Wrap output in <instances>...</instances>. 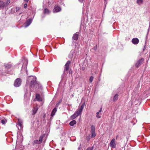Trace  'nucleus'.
Instances as JSON below:
<instances>
[{"label":"nucleus","mask_w":150,"mask_h":150,"mask_svg":"<svg viewBox=\"0 0 150 150\" xmlns=\"http://www.w3.org/2000/svg\"><path fill=\"white\" fill-rule=\"evenodd\" d=\"M84 106V104H83L80 108L77 109L74 114L71 116V119L72 120H74L80 115L81 113Z\"/></svg>","instance_id":"f257e3e1"},{"label":"nucleus","mask_w":150,"mask_h":150,"mask_svg":"<svg viewBox=\"0 0 150 150\" xmlns=\"http://www.w3.org/2000/svg\"><path fill=\"white\" fill-rule=\"evenodd\" d=\"M30 81V86L31 87L34 86L36 84V78L34 76H30L27 81Z\"/></svg>","instance_id":"f03ea898"},{"label":"nucleus","mask_w":150,"mask_h":150,"mask_svg":"<svg viewBox=\"0 0 150 150\" xmlns=\"http://www.w3.org/2000/svg\"><path fill=\"white\" fill-rule=\"evenodd\" d=\"M21 81L20 78L17 79L15 81L14 85L16 87L20 86L21 84Z\"/></svg>","instance_id":"7ed1b4c3"},{"label":"nucleus","mask_w":150,"mask_h":150,"mask_svg":"<svg viewBox=\"0 0 150 150\" xmlns=\"http://www.w3.org/2000/svg\"><path fill=\"white\" fill-rule=\"evenodd\" d=\"M18 124L16 125V127L18 128V129L21 130L23 128L22 121L20 119H18Z\"/></svg>","instance_id":"20e7f679"},{"label":"nucleus","mask_w":150,"mask_h":150,"mask_svg":"<svg viewBox=\"0 0 150 150\" xmlns=\"http://www.w3.org/2000/svg\"><path fill=\"white\" fill-rule=\"evenodd\" d=\"M61 10V8L60 7L57 6H55L53 10V12L54 13H57L60 11Z\"/></svg>","instance_id":"39448f33"},{"label":"nucleus","mask_w":150,"mask_h":150,"mask_svg":"<svg viewBox=\"0 0 150 150\" xmlns=\"http://www.w3.org/2000/svg\"><path fill=\"white\" fill-rule=\"evenodd\" d=\"M110 145L111 147L113 148H115L116 147V143L115 139H112L110 143Z\"/></svg>","instance_id":"423d86ee"},{"label":"nucleus","mask_w":150,"mask_h":150,"mask_svg":"<svg viewBox=\"0 0 150 150\" xmlns=\"http://www.w3.org/2000/svg\"><path fill=\"white\" fill-rule=\"evenodd\" d=\"M23 62L24 63L22 67V69H23L24 67L25 69H26L28 63V60L26 58L24 59L23 60Z\"/></svg>","instance_id":"0eeeda50"},{"label":"nucleus","mask_w":150,"mask_h":150,"mask_svg":"<svg viewBox=\"0 0 150 150\" xmlns=\"http://www.w3.org/2000/svg\"><path fill=\"white\" fill-rule=\"evenodd\" d=\"M71 62L69 61H68L66 63L64 67V70L67 71L69 69V66L71 63Z\"/></svg>","instance_id":"6e6552de"},{"label":"nucleus","mask_w":150,"mask_h":150,"mask_svg":"<svg viewBox=\"0 0 150 150\" xmlns=\"http://www.w3.org/2000/svg\"><path fill=\"white\" fill-rule=\"evenodd\" d=\"M132 42L133 44L137 45L139 43V41L137 38H134L132 40Z\"/></svg>","instance_id":"1a4fd4ad"},{"label":"nucleus","mask_w":150,"mask_h":150,"mask_svg":"<svg viewBox=\"0 0 150 150\" xmlns=\"http://www.w3.org/2000/svg\"><path fill=\"white\" fill-rule=\"evenodd\" d=\"M143 59L142 58L138 60L137 62V63L136 64L135 66L136 67H138L141 65V64H142V62L143 61Z\"/></svg>","instance_id":"9d476101"},{"label":"nucleus","mask_w":150,"mask_h":150,"mask_svg":"<svg viewBox=\"0 0 150 150\" xmlns=\"http://www.w3.org/2000/svg\"><path fill=\"white\" fill-rule=\"evenodd\" d=\"M78 33H76L74 34L72 37V39L75 40H77L78 38V34H77Z\"/></svg>","instance_id":"9b49d317"},{"label":"nucleus","mask_w":150,"mask_h":150,"mask_svg":"<svg viewBox=\"0 0 150 150\" xmlns=\"http://www.w3.org/2000/svg\"><path fill=\"white\" fill-rule=\"evenodd\" d=\"M36 98L37 100L38 101H42V98L40 97V95L38 94H36Z\"/></svg>","instance_id":"f8f14e48"},{"label":"nucleus","mask_w":150,"mask_h":150,"mask_svg":"<svg viewBox=\"0 0 150 150\" xmlns=\"http://www.w3.org/2000/svg\"><path fill=\"white\" fill-rule=\"evenodd\" d=\"M57 111V110L56 108H54V109H53L51 114V117L55 115Z\"/></svg>","instance_id":"ddd939ff"},{"label":"nucleus","mask_w":150,"mask_h":150,"mask_svg":"<svg viewBox=\"0 0 150 150\" xmlns=\"http://www.w3.org/2000/svg\"><path fill=\"white\" fill-rule=\"evenodd\" d=\"M32 20L31 19H29L26 22L25 27L28 26L32 23Z\"/></svg>","instance_id":"4468645a"},{"label":"nucleus","mask_w":150,"mask_h":150,"mask_svg":"<svg viewBox=\"0 0 150 150\" xmlns=\"http://www.w3.org/2000/svg\"><path fill=\"white\" fill-rule=\"evenodd\" d=\"M38 110V108L37 106L34 107L33 110V115H34L37 112Z\"/></svg>","instance_id":"2eb2a0df"},{"label":"nucleus","mask_w":150,"mask_h":150,"mask_svg":"<svg viewBox=\"0 0 150 150\" xmlns=\"http://www.w3.org/2000/svg\"><path fill=\"white\" fill-rule=\"evenodd\" d=\"M74 53V51H71L69 55V58L71 59L73 57V54Z\"/></svg>","instance_id":"dca6fc26"},{"label":"nucleus","mask_w":150,"mask_h":150,"mask_svg":"<svg viewBox=\"0 0 150 150\" xmlns=\"http://www.w3.org/2000/svg\"><path fill=\"white\" fill-rule=\"evenodd\" d=\"M5 67L7 69H10L11 67V63H8L5 64Z\"/></svg>","instance_id":"f3484780"},{"label":"nucleus","mask_w":150,"mask_h":150,"mask_svg":"<svg viewBox=\"0 0 150 150\" xmlns=\"http://www.w3.org/2000/svg\"><path fill=\"white\" fill-rule=\"evenodd\" d=\"M5 6L3 1H0V9L3 8Z\"/></svg>","instance_id":"a211bd4d"},{"label":"nucleus","mask_w":150,"mask_h":150,"mask_svg":"<svg viewBox=\"0 0 150 150\" xmlns=\"http://www.w3.org/2000/svg\"><path fill=\"white\" fill-rule=\"evenodd\" d=\"M76 121L75 120H73L70 122L69 125L71 126H73L74 124H76Z\"/></svg>","instance_id":"6ab92c4d"},{"label":"nucleus","mask_w":150,"mask_h":150,"mask_svg":"<svg viewBox=\"0 0 150 150\" xmlns=\"http://www.w3.org/2000/svg\"><path fill=\"white\" fill-rule=\"evenodd\" d=\"M44 13L45 14H49L50 13V11L47 8H45L44 10Z\"/></svg>","instance_id":"aec40b11"},{"label":"nucleus","mask_w":150,"mask_h":150,"mask_svg":"<svg viewBox=\"0 0 150 150\" xmlns=\"http://www.w3.org/2000/svg\"><path fill=\"white\" fill-rule=\"evenodd\" d=\"M44 137H45V135H41L40 137L39 138V141L41 143L42 142V139Z\"/></svg>","instance_id":"412c9836"},{"label":"nucleus","mask_w":150,"mask_h":150,"mask_svg":"<svg viewBox=\"0 0 150 150\" xmlns=\"http://www.w3.org/2000/svg\"><path fill=\"white\" fill-rule=\"evenodd\" d=\"M118 95L116 94L114 97L113 98V101H114L117 100L118 99Z\"/></svg>","instance_id":"4be33fe9"},{"label":"nucleus","mask_w":150,"mask_h":150,"mask_svg":"<svg viewBox=\"0 0 150 150\" xmlns=\"http://www.w3.org/2000/svg\"><path fill=\"white\" fill-rule=\"evenodd\" d=\"M91 137L92 138L95 137L96 135V133H95V132H91Z\"/></svg>","instance_id":"5701e85b"},{"label":"nucleus","mask_w":150,"mask_h":150,"mask_svg":"<svg viewBox=\"0 0 150 150\" xmlns=\"http://www.w3.org/2000/svg\"><path fill=\"white\" fill-rule=\"evenodd\" d=\"M137 3L139 5H141L142 4L143 2V0H137Z\"/></svg>","instance_id":"b1692460"},{"label":"nucleus","mask_w":150,"mask_h":150,"mask_svg":"<svg viewBox=\"0 0 150 150\" xmlns=\"http://www.w3.org/2000/svg\"><path fill=\"white\" fill-rule=\"evenodd\" d=\"M91 132H95V127L93 125L91 126Z\"/></svg>","instance_id":"393cba45"},{"label":"nucleus","mask_w":150,"mask_h":150,"mask_svg":"<svg viewBox=\"0 0 150 150\" xmlns=\"http://www.w3.org/2000/svg\"><path fill=\"white\" fill-rule=\"evenodd\" d=\"M91 139V136L90 134L86 137V140L88 142H89Z\"/></svg>","instance_id":"a878e982"},{"label":"nucleus","mask_w":150,"mask_h":150,"mask_svg":"<svg viewBox=\"0 0 150 150\" xmlns=\"http://www.w3.org/2000/svg\"><path fill=\"white\" fill-rule=\"evenodd\" d=\"M34 143L35 144H39L41 143L40 142H39V140H34Z\"/></svg>","instance_id":"bb28decb"},{"label":"nucleus","mask_w":150,"mask_h":150,"mask_svg":"<svg viewBox=\"0 0 150 150\" xmlns=\"http://www.w3.org/2000/svg\"><path fill=\"white\" fill-rule=\"evenodd\" d=\"M93 76H91L89 79V81L91 83L93 81Z\"/></svg>","instance_id":"cd10ccee"},{"label":"nucleus","mask_w":150,"mask_h":150,"mask_svg":"<svg viewBox=\"0 0 150 150\" xmlns=\"http://www.w3.org/2000/svg\"><path fill=\"white\" fill-rule=\"evenodd\" d=\"M99 113H100V112H97L96 114L97 115H96V117L97 118H100L101 117V116L100 115H99Z\"/></svg>","instance_id":"c85d7f7f"},{"label":"nucleus","mask_w":150,"mask_h":150,"mask_svg":"<svg viewBox=\"0 0 150 150\" xmlns=\"http://www.w3.org/2000/svg\"><path fill=\"white\" fill-rule=\"evenodd\" d=\"M1 122L3 124H5L6 123V121L4 120H1Z\"/></svg>","instance_id":"c756f323"},{"label":"nucleus","mask_w":150,"mask_h":150,"mask_svg":"<svg viewBox=\"0 0 150 150\" xmlns=\"http://www.w3.org/2000/svg\"><path fill=\"white\" fill-rule=\"evenodd\" d=\"M93 147H89L86 150H93Z\"/></svg>","instance_id":"7c9ffc66"},{"label":"nucleus","mask_w":150,"mask_h":150,"mask_svg":"<svg viewBox=\"0 0 150 150\" xmlns=\"http://www.w3.org/2000/svg\"><path fill=\"white\" fill-rule=\"evenodd\" d=\"M21 8V7H17L16 8V11L17 12L18 11H19L20 9Z\"/></svg>","instance_id":"2f4dec72"},{"label":"nucleus","mask_w":150,"mask_h":150,"mask_svg":"<svg viewBox=\"0 0 150 150\" xmlns=\"http://www.w3.org/2000/svg\"><path fill=\"white\" fill-rule=\"evenodd\" d=\"M10 2V0H7L6 1V4L8 5L9 4Z\"/></svg>","instance_id":"473e14b6"},{"label":"nucleus","mask_w":150,"mask_h":150,"mask_svg":"<svg viewBox=\"0 0 150 150\" xmlns=\"http://www.w3.org/2000/svg\"><path fill=\"white\" fill-rule=\"evenodd\" d=\"M27 6H28L27 4V3H26V4H24V7L25 8H26L27 7Z\"/></svg>","instance_id":"72a5a7b5"},{"label":"nucleus","mask_w":150,"mask_h":150,"mask_svg":"<svg viewBox=\"0 0 150 150\" xmlns=\"http://www.w3.org/2000/svg\"><path fill=\"white\" fill-rule=\"evenodd\" d=\"M84 0H79V1L81 3L83 2Z\"/></svg>","instance_id":"f704fd0d"},{"label":"nucleus","mask_w":150,"mask_h":150,"mask_svg":"<svg viewBox=\"0 0 150 150\" xmlns=\"http://www.w3.org/2000/svg\"><path fill=\"white\" fill-rule=\"evenodd\" d=\"M24 1H25L26 3H28L29 0H24Z\"/></svg>","instance_id":"c9c22d12"},{"label":"nucleus","mask_w":150,"mask_h":150,"mask_svg":"<svg viewBox=\"0 0 150 150\" xmlns=\"http://www.w3.org/2000/svg\"><path fill=\"white\" fill-rule=\"evenodd\" d=\"M102 108H100V110H99V112H100L101 111H102Z\"/></svg>","instance_id":"e433bc0d"},{"label":"nucleus","mask_w":150,"mask_h":150,"mask_svg":"<svg viewBox=\"0 0 150 150\" xmlns=\"http://www.w3.org/2000/svg\"><path fill=\"white\" fill-rule=\"evenodd\" d=\"M96 48H97V47H94V50H96Z\"/></svg>","instance_id":"4c0bfd02"},{"label":"nucleus","mask_w":150,"mask_h":150,"mask_svg":"<svg viewBox=\"0 0 150 150\" xmlns=\"http://www.w3.org/2000/svg\"><path fill=\"white\" fill-rule=\"evenodd\" d=\"M150 23H149V29H148V31H149V28H150Z\"/></svg>","instance_id":"58836bf2"},{"label":"nucleus","mask_w":150,"mask_h":150,"mask_svg":"<svg viewBox=\"0 0 150 150\" xmlns=\"http://www.w3.org/2000/svg\"><path fill=\"white\" fill-rule=\"evenodd\" d=\"M117 137H118V136H116V139H117Z\"/></svg>","instance_id":"ea45409f"},{"label":"nucleus","mask_w":150,"mask_h":150,"mask_svg":"<svg viewBox=\"0 0 150 150\" xmlns=\"http://www.w3.org/2000/svg\"><path fill=\"white\" fill-rule=\"evenodd\" d=\"M104 0L105 1V2H106V1H107V0Z\"/></svg>","instance_id":"a19ab883"}]
</instances>
